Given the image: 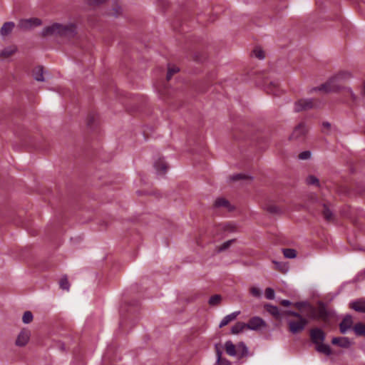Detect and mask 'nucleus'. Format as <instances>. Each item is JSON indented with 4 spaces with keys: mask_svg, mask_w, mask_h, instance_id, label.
Here are the masks:
<instances>
[{
    "mask_svg": "<svg viewBox=\"0 0 365 365\" xmlns=\"http://www.w3.org/2000/svg\"><path fill=\"white\" fill-rule=\"evenodd\" d=\"M352 75L348 71H341L331 77L325 84L321 85V91L334 92L341 89H346L351 95L353 99L355 96L350 88L344 87L343 83L351 79Z\"/></svg>",
    "mask_w": 365,
    "mask_h": 365,
    "instance_id": "1",
    "label": "nucleus"
},
{
    "mask_svg": "<svg viewBox=\"0 0 365 365\" xmlns=\"http://www.w3.org/2000/svg\"><path fill=\"white\" fill-rule=\"evenodd\" d=\"M76 34V26L73 24H62L53 23L47 26L41 31V35L45 37L59 36L71 38Z\"/></svg>",
    "mask_w": 365,
    "mask_h": 365,
    "instance_id": "2",
    "label": "nucleus"
},
{
    "mask_svg": "<svg viewBox=\"0 0 365 365\" xmlns=\"http://www.w3.org/2000/svg\"><path fill=\"white\" fill-rule=\"evenodd\" d=\"M284 314H286V317H294L296 318L295 320L287 319L289 331L292 334L299 333L304 329L307 322L299 314L292 311H286Z\"/></svg>",
    "mask_w": 365,
    "mask_h": 365,
    "instance_id": "3",
    "label": "nucleus"
},
{
    "mask_svg": "<svg viewBox=\"0 0 365 365\" xmlns=\"http://www.w3.org/2000/svg\"><path fill=\"white\" fill-rule=\"evenodd\" d=\"M317 104V101L313 98H303L297 101L294 104V110L297 112L308 110L314 108Z\"/></svg>",
    "mask_w": 365,
    "mask_h": 365,
    "instance_id": "4",
    "label": "nucleus"
},
{
    "mask_svg": "<svg viewBox=\"0 0 365 365\" xmlns=\"http://www.w3.org/2000/svg\"><path fill=\"white\" fill-rule=\"evenodd\" d=\"M41 24V19L38 18H30L21 19L19 23V26L22 30H31Z\"/></svg>",
    "mask_w": 365,
    "mask_h": 365,
    "instance_id": "5",
    "label": "nucleus"
},
{
    "mask_svg": "<svg viewBox=\"0 0 365 365\" xmlns=\"http://www.w3.org/2000/svg\"><path fill=\"white\" fill-rule=\"evenodd\" d=\"M153 167L158 175H164L169 166L165 158L160 156H157L153 160Z\"/></svg>",
    "mask_w": 365,
    "mask_h": 365,
    "instance_id": "6",
    "label": "nucleus"
},
{
    "mask_svg": "<svg viewBox=\"0 0 365 365\" xmlns=\"http://www.w3.org/2000/svg\"><path fill=\"white\" fill-rule=\"evenodd\" d=\"M307 133V127L304 124H299L294 129L289 138L294 140H301L304 138Z\"/></svg>",
    "mask_w": 365,
    "mask_h": 365,
    "instance_id": "7",
    "label": "nucleus"
},
{
    "mask_svg": "<svg viewBox=\"0 0 365 365\" xmlns=\"http://www.w3.org/2000/svg\"><path fill=\"white\" fill-rule=\"evenodd\" d=\"M31 336L30 331L26 329H23L18 335L16 340V345L18 346H24L29 341Z\"/></svg>",
    "mask_w": 365,
    "mask_h": 365,
    "instance_id": "8",
    "label": "nucleus"
},
{
    "mask_svg": "<svg viewBox=\"0 0 365 365\" xmlns=\"http://www.w3.org/2000/svg\"><path fill=\"white\" fill-rule=\"evenodd\" d=\"M246 327L249 329L257 330L261 327H266V323L262 318L254 317L246 324Z\"/></svg>",
    "mask_w": 365,
    "mask_h": 365,
    "instance_id": "9",
    "label": "nucleus"
},
{
    "mask_svg": "<svg viewBox=\"0 0 365 365\" xmlns=\"http://www.w3.org/2000/svg\"><path fill=\"white\" fill-rule=\"evenodd\" d=\"M230 180L231 181H252L255 180V178L252 175H251L247 172H242L239 173H235L230 177Z\"/></svg>",
    "mask_w": 365,
    "mask_h": 365,
    "instance_id": "10",
    "label": "nucleus"
},
{
    "mask_svg": "<svg viewBox=\"0 0 365 365\" xmlns=\"http://www.w3.org/2000/svg\"><path fill=\"white\" fill-rule=\"evenodd\" d=\"M18 51V48L16 45H10L6 46L5 48L0 50V57L4 58H7L14 54H15Z\"/></svg>",
    "mask_w": 365,
    "mask_h": 365,
    "instance_id": "11",
    "label": "nucleus"
},
{
    "mask_svg": "<svg viewBox=\"0 0 365 365\" xmlns=\"http://www.w3.org/2000/svg\"><path fill=\"white\" fill-rule=\"evenodd\" d=\"M15 27V24L12 21H8L3 24L0 29V34L3 38L10 35Z\"/></svg>",
    "mask_w": 365,
    "mask_h": 365,
    "instance_id": "12",
    "label": "nucleus"
},
{
    "mask_svg": "<svg viewBox=\"0 0 365 365\" xmlns=\"http://www.w3.org/2000/svg\"><path fill=\"white\" fill-rule=\"evenodd\" d=\"M331 342L334 345L341 348H349L351 344V342L346 337H334L332 339Z\"/></svg>",
    "mask_w": 365,
    "mask_h": 365,
    "instance_id": "13",
    "label": "nucleus"
},
{
    "mask_svg": "<svg viewBox=\"0 0 365 365\" xmlns=\"http://www.w3.org/2000/svg\"><path fill=\"white\" fill-rule=\"evenodd\" d=\"M264 307L267 312H268L270 314L274 316L276 319H282L283 317H286V314H284V312L281 314L278 307L276 306L266 304Z\"/></svg>",
    "mask_w": 365,
    "mask_h": 365,
    "instance_id": "14",
    "label": "nucleus"
},
{
    "mask_svg": "<svg viewBox=\"0 0 365 365\" xmlns=\"http://www.w3.org/2000/svg\"><path fill=\"white\" fill-rule=\"evenodd\" d=\"M353 324V320L351 316H346L340 324V330L341 333H346L351 329Z\"/></svg>",
    "mask_w": 365,
    "mask_h": 365,
    "instance_id": "15",
    "label": "nucleus"
},
{
    "mask_svg": "<svg viewBox=\"0 0 365 365\" xmlns=\"http://www.w3.org/2000/svg\"><path fill=\"white\" fill-rule=\"evenodd\" d=\"M215 349L217 360L215 365H231V362L228 359L222 356V352L217 345H215Z\"/></svg>",
    "mask_w": 365,
    "mask_h": 365,
    "instance_id": "16",
    "label": "nucleus"
},
{
    "mask_svg": "<svg viewBox=\"0 0 365 365\" xmlns=\"http://www.w3.org/2000/svg\"><path fill=\"white\" fill-rule=\"evenodd\" d=\"M240 314V311H237L225 316L220 322L219 327H222L228 324L230 322L235 320L236 317Z\"/></svg>",
    "mask_w": 365,
    "mask_h": 365,
    "instance_id": "17",
    "label": "nucleus"
},
{
    "mask_svg": "<svg viewBox=\"0 0 365 365\" xmlns=\"http://www.w3.org/2000/svg\"><path fill=\"white\" fill-rule=\"evenodd\" d=\"M226 353L231 356H235L237 355V346H235L231 341H227L225 344Z\"/></svg>",
    "mask_w": 365,
    "mask_h": 365,
    "instance_id": "18",
    "label": "nucleus"
},
{
    "mask_svg": "<svg viewBox=\"0 0 365 365\" xmlns=\"http://www.w3.org/2000/svg\"><path fill=\"white\" fill-rule=\"evenodd\" d=\"M311 337L315 345V350L319 352V328H315L312 331Z\"/></svg>",
    "mask_w": 365,
    "mask_h": 365,
    "instance_id": "19",
    "label": "nucleus"
},
{
    "mask_svg": "<svg viewBox=\"0 0 365 365\" xmlns=\"http://www.w3.org/2000/svg\"><path fill=\"white\" fill-rule=\"evenodd\" d=\"M214 205L216 207H225L228 210H232V207L230 205L229 201L223 197H219V198L216 199V200L215 201Z\"/></svg>",
    "mask_w": 365,
    "mask_h": 365,
    "instance_id": "20",
    "label": "nucleus"
},
{
    "mask_svg": "<svg viewBox=\"0 0 365 365\" xmlns=\"http://www.w3.org/2000/svg\"><path fill=\"white\" fill-rule=\"evenodd\" d=\"M350 307L356 312H365V301L359 300L350 303Z\"/></svg>",
    "mask_w": 365,
    "mask_h": 365,
    "instance_id": "21",
    "label": "nucleus"
},
{
    "mask_svg": "<svg viewBox=\"0 0 365 365\" xmlns=\"http://www.w3.org/2000/svg\"><path fill=\"white\" fill-rule=\"evenodd\" d=\"M237 355L239 358H242L247 356L248 349L243 342H240L237 345Z\"/></svg>",
    "mask_w": 365,
    "mask_h": 365,
    "instance_id": "22",
    "label": "nucleus"
},
{
    "mask_svg": "<svg viewBox=\"0 0 365 365\" xmlns=\"http://www.w3.org/2000/svg\"><path fill=\"white\" fill-rule=\"evenodd\" d=\"M33 76L36 81H44L45 78L43 77V71L42 67H36L33 71Z\"/></svg>",
    "mask_w": 365,
    "mask_h": 365,
    "instance_id": "23",
    "label": "nucleus"
},
{
    "mask_svg": "<svg viewBox=\"0 0 365 365\" xmlns=\"http://www.w3.org/2000/svg\"><path fill=\"white\" fill-rule=\"evenodd\" d=\"M245 328H247L245 323L237 322L232 327L231 333L232 334H237L242 332Z\"/></svg>",
    "mask_w": 365,
    "mask_h": 365,
    "instance_id": "24",
    "label": "nucleus"
},
{
    "mask_svg": "<svg viewBox=\"0 0 365 365\" xmlns=\"http://www.w3.org/2000/svg\"><path fill=\"white\" fill-rule=\"evenodd\" d=\"M284 256L288 259H294L297 257V251L294 249L284 248L282 249Z\"/></svg>",
    "mask_w": 365,
    "mask_h": 365,
    "instance_id": "25",
    "label": "nucleus"
},
{
    "mask_svg": "<svg viewBox=\"0 0 365 365\" xmlns=\"http://www.w3.org/2000/svg\"><path fill=\"white\" fill-rule=\"evenodd\" d=\"M264 209L269 213L272 214H281L282 210L274 204H269L265 206Z\"/></svg>",
    "mask_w": 365,
    "mask_h": 365,
    "instance_id": "26",
    "label": "nucleus"
},
{
    "mask_svg": "<svg viewBox=\"0 0 365 365\" xmlns=\"http://www.w3.org/2000/svg\"><path fill=\"white\" fill-rule=\"evenodd\" d=\"M273 263L275 264L276 269L283 273L287 272L289 269V267L286 263L279 262L277 261H273Z\"/></svg>",
    "mask_w": 365,
    "mask_h": 365,
    "instance_id": "27",
    "label": "nucleus"
},
{
    "mask_svg": "<svg viewBox=\"0 0 365 365\" xmlns=\"http://www.w3.org/2000/svg\"><path fill=\"white\" fill-rule=\"evenodd\" d=\"M222 297L220 294H215L210 298L208 303L210 306H216L220 303Z\"/></svg>",
    "mask_w": 365,
    "mask_h": 365,
    "instance_id": "28",
    "label": "nucleus"
},
{
    "mask_svg": "<svg viewBox=\"0 0 365 365\" xmlns=\"http://www.w3.org/2000/svg\"><path fill=\"white\" fill-rule=\"evenodd\" d=\"M354 331L357 335H364L365 334V325L361 323L356 324L354 327Z\"/></svg>",
    "mask_w": 365,
    "mask_h": 365,
    "instance_id": "29",
    "label": "nucleus"
},
{
    "mask_svg": "<svg viewBox=\"0 0 365 365\" xmlns=\"http://www.w3.org/2000/svg\"><path fill=\"white\" fill-rule=\"evenodd\" d=\"M312 153L309 150H305L302 153H300L298 155V159L300 160H310L312 158Z\"/></svg>",
    "mask_w": 365,
    "mask_h": 365,
    "instance_id": "30",
    "label": "nucleus"
},
{
    "mask_svg": "<svg viewBox=\"0 0 365 365\" xmlns=\"http://www.w3.org/2000/svg\"><path fill=\"white\" fill-rule=\"evenodd\" d=\"M252 55L259 59H264L265 57L264 52L260 47L255 48L252 51Z\"/></svg>",
    "mask_w": 365,
    "mask_h": 365,
    "instance_id": "31",
    "label": "nucleus"
},
{
    "mask_svg": "<svg viewBox=\"0 0 365 365\" xmlns=\"http://www.w3.org/2000/svg\"><path fill=\"white\" fill-rule=\"evenodd\" d=\"M59 285H60V287L62 289H65V290H67V291L69 290L70 284H69V282H68V278H67L66 276H63L61 279L60 282H59Z\"/></svg>",
    "mask_w": 365,
    "mask_h": 365,
    "instance_id": "32",
    "label": "nucleus"
},
{
    "mask_svg": "<svg viewBox=\"0 0 365 365\" xmlns=\"http://www.w3.org/2000/svg\"><path fill=\"white\" fill-rule=\"evenodd\" d=\"M33 320V314L30 311H26L24 313L22 321L24 324H29Z\"/></svg>",
    "mask_w": 365,
    "mask_h": 365,
    "instance_id": "33",
    "label": "nucleus"
},
{
    "mask_svg": "<svg viewBox=\"0 0 365 365\" xmlns=\"http://www.w3.org/2000/svg\"><path fill=\"white\" fill-rule=\"evenodd\" d=\"M323 215L327 220H331L332 218V212L327 205H324Z\"/></svg>",
    "mask_w": 365,
    "mask_h": 365,
    "instance_id": "34",
    "label": "nucleus"
},
{
    "mask_svg": "<svg viewBox=\"0 0 365 365\" xmlns=\"http://www.w3.org/2000/svg\"><path fill=\"white\" fill-rule=\"evenodd\" d=\"M178 71L179 68L177 66L169 67L167 73V79L170 80L173 76V74L178 73Z\"/></svg>",
    "mask_w": 365,
    "mask_h": 365,
    "instance_id": "35",
    "label": "nucleus"
},
{
    "mask_svg": "<svg viewBox=\"0 0 365 365\" xmlns=\"http://www.w3.org/2000/svg\"><path fill=\"white\" fill-rule=\"evenodd\" d=\"M265 296L268 299H273L274 298V291L272 288L268 287L265 289Z\"/></svg>",
    "mask_w": 365,
    "mask_h": 365,
    "instance_id": "36",
    "label": "nucleus"
},
{
    "mask_svg": "<svg viewBox=\"0 0 365 365\" xmlns=\"http://www.w3.org/2000/svg\"><path fill=\"white\" fill-rule=\"evenodd\" d=\"M234 242V240H228L227 242H225L219 248H218V252H222V251H224L225 250H227L230 246V245Z\"/></svg>",
    "mask_w": 365,
    "mask_h": 365,
    "instance_id": "37",
    "label": "nucleus"
},
{
    "mask_svg": "<svg viewBox=\"0 0 365 365\" xmlns=\"http://www.w3.org/2000/svg\"><path fill=\"white\" fill-rule=\"evenodd\" d=\"M120 12V6H115L112 10H110L109 12H108V15L110 16H117L118 14Z\"/></svg>",
    "mask_w": 365,
    "mask_h": 365,
    "instance_id": "38",
    "label": "nucleus"
},
{
    "mask_svg": "<svg viewBox=\"0 0 365 365\" xmlns=\"http://www.w3.org/2000/svg\"><path fill=\"white\" fill-rule=\"evenodd\" d=\"M250 293L252 294V295H253L254 297H259L261 295L260 290L257 287H253L250 289Z\"/></svg>",
    "mask_w": 365,
    "mask_h": 365,
    "instance_id": "39",
    "label": "nucleus"
},
{
    "mask_svg": "<svg viewBox=\"0 0 365 365\" xmlns=\"http://www.w3.org/2000/svg\"><path fill=\"white\" fill-rule=\"evenodd\" d=\"M320 350H321V353H324L326 354H330V349L328 346L321 343V348H320Z\"/></svg>",
    "mask_w": 365,
    "mask_h": 365,
    "instance_id": "40",
    "label": "nucleus"
},
{
    "mask_svg": "<svg viewBox=\"0 0 365 365\" xmlns=\"http://www.w3.org/2000/svg\"><path fill=\"white\" fill-rule=\"evenodd\" d=\"M331 129V125L328 122H324L321 126V131H329Z\"/></svg>",
    "mask_w": 365,
    "mask_h": 365,
    "instance_id": "41",
    "label": "nucleus"
},
{
    "mask_svg": "<svg viewBox=\"0 0 365 365\" xmlns=\"http://www.w3.org/2000/svg\"><path fill=\"white\" fill-rule=\"evenodd\" d=\"M320 313H321V320L325 319L327 316V312L326 309L322 306V304H321Z\"/></svg>",
    "mask_w": 365,
    "mask_h": 365,
    "instance_id": "42",
    "label": "nucleus"
},
{
    "mask_svg": "<svg viewBox=\"0 0 365 365\" xmlns=\"http://www.w3.org/2000/svg\"><path fill=\"white\" fill-rule=\"evenodd\" d=\"M281 304L284 307H288L291 304V302L289 301V300H287V299H283L282 302H281Z\"/></svg>",
    "mask_w": 365,
    "mask_h": 365,
    "instance_id": "43",
    "label": "nucleus"
},
{
    "mask_svg": "<svg viewBox=\"0 0 365 365\" xmlns=\"http://www.w3.org/2000/svg\"><path fill=\"white\" fill-rule=\"evenodd\" d=\"M305 304L304 303H302V302H297L295 304V306L299 308V309H301Z\"/></svg>",
    "mask_w": 365,
    "mask_h": 365,
    "instance_id": "44",
    "label": "nucleus"
},
{
    "mask_svg": "<svg viewBox=\"0 0 365 365\" xmlns=\"http://www.w3.org/2000/svg\"><path fill=\"white\" fill-rule=\"evenodd\" d=\"M309 182H313V183L318 182V179L314 177H311V181Z\"/></svg>",
    "mask_w": 365,
    "mask_h": 365,
    "instance_id": "45",
    "label": "nucleus"
},
{
    "mask_svg": "<svg viewBox=\"0 0 365 365\" xmlns=\"http://www.w3.org/2000/svg\"><path fill=\"white\" fill-rule=\"evenodd\" d=\"M105 0H94V3L101 4L103 3Z\"/></svg>",
    "mask_w": 365,
    "mask_h": 365,
    "instance_id": "46",
    "label": "nucleus"
},
{
    "mask_svg": "<svg viewBox=\"0 0 365 365\" xmlns=\"http://www.w3.org/2000/svg\"><path fill=\"white\" fill-rule=\"evenodd\" d=\"M320 339H321V340L322 339V333H321Z\"/></svg>",
    "mask_w": 365,
    "mask_h": 365,
    "instance_id": "47",
    "label": "nucleus"
}]
</instances>
